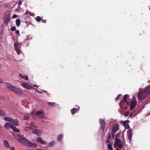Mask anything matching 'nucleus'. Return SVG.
Returning <instances> with one entry per match:
<instances>
[{
	"label": "nucleus",
	"instance_id": "obj_1",
	"mask_svg": "<svg viewBox=\"0 0 150 150\" xmlns=\"http://www.w3.org/2000/svg\"><path fill=\"white\" fill-rule=\"evenodd\" d=\"M17 137L18 140L19 142L23 143H25L29 146L36 147L37 146L36 144L32 143L26 139L23 136L18 135Z\"/></svg>",
	"mask_w": 150,
	"mask_h": 150
},
{
	"label": "nucleus",
	"instance_id": "obj_2",
	"mask_svg": "<svg viewBox=\"0 0 150 150\" xmlns=\"http://www.w3.org/2000/svg\"><path fill=\"white\" fill-rule=\"evenodd\" d=\"M129 95L127 94L125 95L123 98V100L119 103V105L121 107H124V109H127L129 103L127 101V98H129Z\"/></svg>",
	"mask_w": 150,
	"mask_h": 150
},
{
	"label": "nucleus",
	"instance_id": "obj_3",
	"mask_svg": "<svg viewBox=\"0 0 150 150\" xmlns=\"http://www.w3.org/2000/svg\"><path fill=\"white\" fill-rule=\"evenodd\" d=\"M6 86L7 88L17 94H21L22 93V91L20 89L12 86L9 83H6Z\"/></svg>",
	"mask_w": 150,
	"mask_h": 150
},
{
	"label": "nucleus",
	"instance_id": "obj_4",
	"mask_svg": "<svg viewBox=\"0 0 150 150\" xmlns=\"http://www.w3.org/2000/svg\"><path fill=\"white\" fill-rule=\"evenodd\" d=\"M114 147L115 148L118 147L120 149L122 148V141L120 139H115L114 143Z\"/></svg>",
	"mask_w": 150,
	"mask_h": 150
},
{
	"label": "nucleus",
	"instance_id": "obj_5",
	"mask_svg": "<svg viewBox=\"0 0 150 150\" xmlns=\"http://www.w3.org/2000/svg\"><path fill=\"white\" fill-rule=\"evenodd\" d=\"M15 51L18 54H19L20 53V49L21 47V43H18L17 42L15 43L14 45Z\"/></svg>",
	"mask_w": 150,
	"mask_h": 150
},
{
	"label": "nucleus",
	"instance_id": "obj_6",
	"mask_svg": "<svg viewBox=\"0 0 150 150\" xmlns=\"http://www.w3.org/2000/svg\"><path fill=\"white\" fill-rule=\"evenodd\" d=\"M147 95L144 91L141 92H139L137 95L138 97L141 100H143L144 99Z\"/></svg>",
	"mask_w": 150,
	"mask_h": 150
},
{
	"label": "nucleus",
	"instance_id": "obj_7",
	"mask_svg": "<svg viewBox=\"0 0 150 150\" xmlns=\"http://www.w3.org/2000/svg\"><path fill=\"white\" fill-rule=\"evenodd\" d=\"M137 103V102L136 100H132L130 105V109L131 110H133L135 108Z\"/></svg>",
	"mask_w": 150,
	"mask_h": 150
},
{
	"label": "nucleus",
	"instance_id": "obj_8",
	"mask_svg": "<svg viewBox=\"0 0 150 150\" xmlns=\"http://www.w3.org/2000/svg\"><path fill=\"white\" fill-rule=\"evenodd\" d=\"M99 122L101 124L100 128L103 131H104L105 127V122L104 120L103 119H100L99 120Z\"/></svg>",
	"mask_w": 150,
	"mask_h": 150
},
{
	"label": "nucleus",
	"instance_id": "obj_9",
	"mask_svg": "<svg viewBox=\"0 0 150 150\" xmlns=\"http://www.w3.org/2000/svg\"><path fill=\"white\" fill-rule=\"evenodd\" d=\"M119 129V125L117 124H116L113 126L112 129V131L114 132H116Z\"/></svg>",
	"mask_w": 150,
	"mask_h": 150
},
{
	"label": "nucleus",
	"instance_id": "obj_10",
	"mask_svg": "<svg viewBox=\"0 0 150 150\" xmlns=\"http://www.w3.org/2000/svg\"><path fill=\"white\" fill-rule=\"evenodd\" d=\"M79 106L77 108H74L71 109V113L72 115H74L75 113L78 111L79 110Z\"/></svg>",
	"mask_w": 150,
	"mask_h": 150
},
{
	"label": "nucleus",
	"instance_id": "obj_11",
	"mask_svg": "<svg viewBox=\"0 0 150 150\" xmlns=\"http://www.w3.org/2000/svg\"><path fill=\"white\" fill-rule=\"evenodd\" d=\"M127 133L128 134V139L130 141H131L132 136V130L131 129H129L127 131Z\"/></svg>",
	"mask_w": 150,
	"mask_h": 150
},
{
	"label": "nucleus",
	"instance_id": "obj_12",
	"mask_svg": "<svg viewBox=\"0 0 150 150\" xmlns=\"http://www.w3.org/2000/svg\"><path fill=\"white\" fill-rule=\"evenodd\" d=\"M36 140L38 142L42 144H45V142L44 141L41 137H37Z\"/></svg>",
	"mask_w": 150,
	"mask_h": 150
},
{
	"label": "nucleus",
	"instance_id": "obj_13",
	"mask_svg": "<svg viewBox=\"0 0 150 150\" xmlns=\"http://www.w3.org/2000/svg\"><path fill=\"white\" fill-rule=\"evenodd\" d=\"M22 85L23 87L27 88L28 89H30L32 87L30 86L27 83H23Z\"/></svg>",
	"mask_w": 150,
	"mask_h": 150
},
{
	"label": "nucleus",
	"instance_id": "obj_14",
	"mask_svg": "<svg viewBox=\"0 0 150 150\" xmlns=\"http://www.w3.org/2000/svg\"><path fill=\"white\" fill-rule=\"evenodd\" d=\"M4 146L8 149H9L10 148V145L8 142L7 140H5L4 141Z\"/></svg>",
	"mask_w": 150,
	"mask_h": 150
},
{
	"label": "nucleus",
	"instance_id": "obj_15",
	"mask_svg": "<svg viewBox=\"0 0 150 150\" xmlns=\"http://www.w3.org/2000/svg\"><path fill=\"white\" fill-rule=\"evenodd\" d=\"M11 123L15 126H17L18 125V122L17 120L12 119Z\"/></svg>",
	"mask_w": 150,
	"mask_h": 150
},
{
	"label": "nucleus",
	"instance_id": "obj_16",
	"mask_svg": "<svg viewBox=\"0 0 150 150\" xmlns=\"http://www.w3.org/2000/svg\"><path fill=\"white\" fill-rule=\"evenodd\" d=\"M147 95L150 94V86L147 87L144 91Z\"/></svg>",
	"mask_w": 150,
	"mask_h": 150
},
{
	"label": "nucleus",
	"instance_id": "obj_17",
	"mask_svg": "<svg viewBox=\"0 0 150 150\" xmlns=\"http://www.w3.org/2000/svg\"><path fill=\"white\" fill-rule=\"evenodd\" d=\"M33 133L37 134V135L38 136L40 134V131L39 130L34 129L33 131Z\"/></svg>",
	"mask_w": 150,
	"mask_h": 150
},
{
	"label": "nucleus",
	"instance_id": "obj_18",
	"mask_svg": "<svg viewBox=\"0 0 150 150\" xmlns=\"http://www.w3.org/2000/svg\"><path fill=\"white\" fill-rule=\"evenodd\" d=\"M19 77L22 79H24L28 81V78L27 76H23L21 74H20L19 75Z\"/></svg>",
	"mask_w": 150,
	"mask_h": 150
},
{
	"label": "nucleus",
	"instance_id": "obj_19",
	"mask_svg": "<svg viewBox=\"0 0 150 150\" xmlns=\"http://www.w3.org/2000/svg\"><path fill=\"white\" fill-rule=\"evenodd\" d=\"M11 126H12L8 122L6 123L4 125L6 129H9L10 128H11Z\"/></svg>",
	"mask_w": 150,
	"mask_h": 150
},
{
	"label": "nucleus",
	"instance_id": "obj_20",
	"mask_svg": "<svg viewBox=\"0 0 150 150\" xmlns=\"http://www.w3.org/2000/svg\"><path fill=\"white\" fill-rule=\"evenodd\" d=\"M11 128L14 131L16 132H19V129L14 126H11Z\"/></svg>",
	"mask_w": 150,
	"mask_h": 150
},
{
	"label": "nucleus",
	"instance_id": "obj_21",
	"mask_svg": "<svg viewBox=\"0 0 150 150\" xmlns=\"http://www.w3.org/2000/svg\"><path fill=\"white\" fill-rule=\"evenodd\" d=\"M36 114L39 117H40V115H43V113L41 111L39 110L36 112Z\"/></svg>",
	"mask_w": 150,
	"mask_h": 150
},
{
	"label": "nucleus",
	"instance_id": "obj_22",
	"mask_svg": "<svg viewBox=\"0 0 150 150\" xmlns=\"http://www.w3.org/2000/svg\"><path fill=\"white\" fill-rule=\"evenodd\" d=\"M16 24L18 26H20L21 23V21L19 19H17L16 21Z\"/></svg>",
	"mask_w": 150,
	"mask_h": 150
},
{
	"label": "nucleus",
	"instance_id": "obj_23",
	"mask_svg": "<svg viewBox=\"0 0 150 150\" xmlns=\"http://www.w3.org/2000/svg\"><path fill=\"white\" fill-rule=\"evenodd\" d=\"M4 119L5 120L9 121L11 122L12 119L11 118L8 117H4Z\"/></svg>",
	"mask_w": 150,
	"mask_h": 150
},
{
	"label": "nucleus",
	"instance_id": "obj_24",
	"mask_svg": "<svg viewBox=\"0 0 150 150\" xmlns=\"http://www.w3.org/2000/svg\"><path fill=\"white\" fill-rule=\"evenodd\" d=\"M63 135L62 134H61L57 137V140L58 141H60L61 140L62 138H63Z\"/></svg>",
	"mask_w": 150,
	"mask_h": 150
},
{
	"label": "nucleus",
	"instance_id": "obj_25",
	"mask_svg": "<svg viewBox=\"0 0 150 150\" xmlns=\"http://www.w3.org/2000/svg\"><path fill=\"white\" fill-rule=\"evenodd\" d=\"M56 144L55 142L54 141H52L49 143V146H52Z\"/></svg>",
	"mask_w": 150,
	"mask_h": 150
},
{
	"label": "nucleus",
	"instance_id": "obj_26",
	"mask_svg": "<svg viewBox=\"0 0 150 150\" xmlns=\"http://www.w3.org/2000/svg\"><path fill=\"white\" fill-rule=\"evenodd\" d=\"M108 149L110 150H113L112 145L110 143H109L108 144Z\"/></svg>",
	"mask_w": 150,
	"mask_h": 150
},
{
	"label": "nucleus",
	"instance_id": "obj_27",
	"mask_svg": "<svg viewBox=\"0 0 150 150\" xmlns=\"http://www.w3.org/2000/svg\"><path fill=\"white\" fill-rule=\"evenodd\" d=\"M35 20L37 22H39L41 20V18L40 17L37 16L35 18Z\"/></svg>",
	"mask_w": 150,
	"mask_h": 150
},
{
	"label": "nucleus",
	"instance_id": "obj_28",
	"mask_svg": "<svg viewBox=\"0 0 150 150\" xmlns=\"http://www.w3.org/2000/svg\"><path fill=\"white\" fill-rule=\"evenodd\" d=\"M5 114V111L4 110L0 109V115H4Z\"/></svg>",
	"mask_w": 150,
	"mask_h": 150
},
{
	"label": "nucleus",
	"instance_id": "obj_29",
	"mask_svg": "<svg viewBox=\"0 0 150 150\" xmlns=\"http://www.w3.org/2000/svg\"><path fill=\"white\" fill-rule=\"evenodd\" d=\"M23 119L25 120H28L29 119V117L28 115H25L24 116Z\"/></svg>",
	"mask_w": 150,
	"mask_h": 150
},
{
	"label": "nucleus",
	"instance_id": "obj_30",
	"mask_svg": "<svg viewBox=\"0 0 150 150\" xmlns=\"http://www.w3.org/2000/svg\"><path fill=\"white\" fill-rule=\"evenodd\" d=\"M11 31H14L16 30V28L14 26H12L11 27Z\"/></svg>",
	"mask_w": 150,
	"mask_h": 150
},
{
	"label": "nucleus",
	"instance_id": "obj_31",
	"mask_svg": "<svg viewBox=\"0 0 150 150\" xmlns=\"http://www.w3.org/2000/svg\"><path fill=\"white\" fill-rule=\"evenodd\" d=\"M48 104L50 106H53L54 105V103L52 102H49L48 103Z\"/></svg>",
	"mask_w": 150,
	"mask_h": 150
},
{
	"label": "nucleus",
	"instance_id": "obj_32",
	"mask_svg": "<svg viewBox=\"0 0 150 150\" xmlns=\"http://www.w3.org/2000/svg\"><path fill=\"white\" fill-rule=\"evenodd\" d=\"M120 95L119 94L115 98V100L116 101H117L119 99L120 97Z\"/></svg>",
	"mask_w": 150,
	"mask_h": 150
},
{
	"label": "nucleus",
	"instance_id": "obj_33",
	"mask_svg": "<svg viewBox=\"0 0 150 150\" xmlns=\"http://www.w3.org/2000/svg\"><path fill=\"white\" fill-rule=\"evenodd\" d=\"M108 137L107 138L108 139H110V138L111 137V133L110 132H109L108 134Z\"/></svg>",
	"mask_w": 150,
	"mask_h": 150
},
{
	"label": "nucleus",
	"instance_id": "obj_34",
	"mask_svg": "<svg viewBox=\"0 0 150 150\" xmlns=\"http://www.w3.org/2000/svg\"><path fill=\"white\" fill-rule=\"evenodd\" d=\"M111 133H112L111 134H112V137L113 138H114V137L115 136V132H113L112 131Z\"/></svg>",
	"mask_w": 150,
	"mask_h": 150
},
{
	"label": "nucleus",
	"instance_id": "obj_35",
	"mask_svg": "<svg viewBox=\"0 0 150 150\" xmlns=\"http://www.w3.org/2000/svg\"><path fill=\"white\" fill-rule=\"evenodd\" d=\"M18 5H19V6L21 5L22 4V3L21 1V0L19 1H18Z\"/></svg>",
	"mask_w": 150,
	"mask_h": 150
},
{
	"label": "nucleus",
	"instance_id": "obj_36",
	"mask_svg": "<svg viewBox=\"0 0 150 150\" xmlns=\"http://www.w3.org/2000/svg\"><path fill=\"white\" fill-rule=\"evenodd\" d=\"M0 98L2 100H4V97L3 96H0Z\"/></svg>",
	"mask_w": 150,
	"mask_h": 150
},
{
	"label": "nucleus",
	"instance_id": "obj_37",
	"mask_svg": "<svg viewBox=\"0 0 150 150\" xmlns=\"http://www.w3.org/2000/svg\"><path fill=\"white\" fill-rule=\"evenodd\" d=\"M110 139H108V138H107V139L106 140V142L107 143H108L110 142Z\"/></svg>",
	"mask_w": 150,
	"mask_h": 150
},
{
	"label": "nucleus",
	"instance_id": "obj_38",
	"mask_svg": "<svg viewBox=\"0 0 150 150\" xmlns=\"http://www.w3.org/2000/svg\"><path fill=\"white\" fill-rule=\"evenodd\" d=\"M17 15L16 14H14L12 16V18H15L17 17Z\"/></svg>",
	"mask_w": 150,
	"mask_h": 150
},
{
	"label": "nucleus",
	"instance_id": "obj_39",
	"mask_svg": "<svg viewBox=\"0 0 150 150\" xmlns=\"http://www.w3.org/2000/svg\"><path fill=\"white\" fill-rule=\"evenodd\" d=\"M16 33V34H19V31L18 30H17L15 31Z\"/></svg>",
	"mask_w": 150,
	"mask_h": 150
},
{
	"label": "nucleus",
	"instance_id": "obj_40",
	"mask_svg": "<svg viewBox=\"0 0 150 150\" xmlns=\"http://www.w3.org/2000/svg\"><path fill=\"white\" fill-rule=\"evenodd\" d=\"M119 134H120V133H118L116 134L115 139H118L117 138H118V137H119Z\"/></svg>",
	"mask_w": 150,
	"mask_h": 150
},
{
	"label": "nucleus",
	"instance_id": "obj_41",
	"mask_svg": "<svg viewBox=\"0 0 150 150\" xmlns=\"http://www.w3.org/2000/svg\"><path fill=\"white\" fill-rule=\"evenodd\" d=\"M10 150H15L14 147L13 146H11V147Z\"/></svg>",
	"mask_w": 150,
	"mask_h": 150
},
{
	"label": "nucleus",
	"instance_id": "obj_42",
	"mask_svg": "<svg viewBox=\"0 0 150 150\" xmlns=\"http://www.w3.org/2000/svg\"><path fill=\"white\" fill-rule=\"evenodd\" d=\"M42 21L43 23H45L46 22V20H42Z\"/></svg>",
	"mask_w": 150,
	"mask_h": 150
},
{
	"label": "nucleus",
	"instance_id": "obj_43",
	"mask_svg": "<svg viewBox=\"0 0 150 150\" xmlns=\"http://www.w3.org/2000/svg\"><path fill=\"white\" fill-rule=\"evenodd\" d=\"M3 80L2 79H0V83H3Z\"/></svg>",
	"mask_w": 150,
	"mask_h": 150
},
{
	"label": "nucleus",
	"instance_id": "obj_44",
	"mask_svg": "<svg viewBox=\"0 0 150 150\" xmlns=\"http://www.w3.org/2000/svg\"><path fill=\"white\" fill-rule=\"evenodd\" d=\"M148 103L150 102V98L147 99Z\"/></svg>",
	"mask_w": 150,
	"mask_h": 150
},
{
	"label": "nucleus",
	"instance_id": "obj_45",
	"mask_svg": "<svg viewBox=\"0 0 150 150\" xmlns=\"http://www.w3.org/2000/svg\"><path fill=\"white\" fill-rule=\"evenodd\" d=\"M127 129H129V128H130V127L129 126V125L128 124H127Z\"/></svg>",
	"mask_w": 150,
	"mask_h": 150
},
{
	"label": "nucleus",
	"instance_id": "obj_46",
	"mask_svg": "<svg viewBox=\"0 0 150 150\" xmlns=\"http://www.w3.org/2000/svg\"><path fill=\"white\" fill-rule=\"evenodd\" d=\"M126 116H127L128 115L129 113L128 112H126Z\"/></svg>",
	"mask_w": 150,
	"mask_h": 150
},
{
	"label": "nucleus",
	"instance_id": "obj_47",
	"mask_svg": "<svg viewBox=\"0 0 150 150\" xmlns=\"http://www.w3.org/2000/svg\"><path fill=\"white\" fill-rule=\"evenodd\" d=\"M10 19H7V21L8 22L10 21Z\"/></svg>",
	"mask_w": 150,
	"mask_h": 150
},
{
	"label": "nucleus",
	"instance_id": "obj_48",
	"mask_svg": "<svg viewBox=\"0 0 150 150\" xmlns=\"http://www.w3.org/2000/svg\"><path fill=\"white\" fill-rule=\"evenodd\" d=\"M116 150H120V149H119L117 148L116 149Z\"/></svg>",
	"mask_w": 150,
	"mask_h": 150
},
{
	"label": "nucleus",
	"instance_id": "obj_49",
	"mask_svg": "<svg viewBox=\"0 0 150 150\" xmlns=\"http://www.w3.org/2000/svg\"><path fill=\"white\" fill-rule=\"evenodd\" d=\"M34 86H35V87H37V86L35 85H34Z\"/></svg>",
	"mask_w": 150,
	"mask_h": 150
},
{
	"label": "nucleus",
	"instance_id": "obj_50",
	"mask_svg": "<svg viewBox=\"0 0 150 150\" xmlns=\"http://www.w3.org/2000/svg\"><path fill=\"white\" fill-rule=\"evenodd\" d=\"M123 122L124 124H125V122Z\"/></svg>",
	"mask_w": 150,
	"mask_h": 150
},
{
	"label": "nucleus",
	"instance_id": "obj_51",
	"mask_svg": "<svg viewBox=\"0 0 150 150\" xmlns=\"http://www.w3.org/2000/svg\"><path fill=\"white\" fill-rule=\"evenodd\" d=\"M147 103H148L146 102V104H147Z\"/></svg>",
	"mask_w": 150,
	"mask_h": 150
},
{
	"label": "nucleus",
	"instance_id": "obj_52",
	"mask_svg": "<svg viewBox=\"0 0 150 150\" xmlns=\"http://www.w3.org/2000/svg\"><path fill=\"white\" fill-rule=\"evenodd\" d=\"M31 125H32V124L31 123L30 124V126H31Z\"/></svg>",
	"mask_w": 150,
	"mask_h": 150
},
{
	"label": "nucleus",
	"instance_id": "obj_53",
	"mask_svg": "<svg viewBox=\"0 0 150 150\" xmlns=\"http://www.w3.org/2000/svg\"><path fill=\"white\" fill-rule=\"evenodd\" d=\"M35 127V128H36V126H35V127Z\"/></svg>",
	"mask_w": 150,
	"mask_h": 150
},
{
	"label": "nucleus",
	"instance_id": "obj_54",
	"mask_svg": "<svg viewBox=\"0 0 150 150\" xmlns=\"http://www.w3.org/2000/svg\"><path fill=\"white\" fill-rule=\"evenodd\" d=\"M42 150V149H40V150Z\"/></svg>",
	"mask_w": 150,
	"mask_h": 150
}]
</instances>
